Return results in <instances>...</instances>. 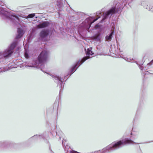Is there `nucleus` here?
Masks as SVG:
<instances>
[{
	"instance_id": "nucleus-1",
	"label": "nucleus",
	"mask_w": 153,
	"mask_h": 153,
	"mask_svg": "<svg viewBox=\"0 0 153 153\" xmlns=\"http://www.w3.org/2000/svg\"><path fill=\"white\" fill-rule=\"evenodd\" d=\"M134 143L138 144L130 139H126L124 140H120L116 142L113 143L101 150L95 151L91 153H107L119 149L125 145L126 144H133Z\"/></svg>"
},
{
	"instance_id": "nucleus-2",
	"label": "nucleus",
	"mask_w": 153,
	"mask_h": 153,
	"mask_svg": "<svg viewBox=\"0 0 153 153\" xmlns=\"http://www.w3.org/2000/svg\"><path fill=\"white\" fill-rule=\"evenodd\" d=\"M18 34L16 36L15 40L9 46L8 48L3 52H0V58L4 57H9L11 56L13 52V49L18 44L17 40L22 37L24 34L23 31L20 28H18Z\"/></svg>"
},
{
	"instance_id": "nucleus-3",
	"label": "nucleus",
	"mask_w": 153,
	"mask_h": 153,
	"mask_svg": "<svg viewBox=\"0 0 153 153\" xmlns=\"http://www.w3.org/2000/svg\"><path fill=\"white\" fill-rule=\"evenodd\" d=\"M0 13L2 14L3 18L9 20L11 22L16 24L19 21V19L18 16L13 13L5 11L4 8L0 7Z\"/></svg>"
},
{
	"instance_id": "nucleus-4",
	"label": "nucleus",
	"mask_w": 153,
	"mask_h": 153,
	"mask_svg": "<svg viewBox=\"0 0 153 153\" xmlns=\"http://www.w3.org/2000/svg\"><path fill=\"white\" fill-rule=\"evenodd\" d=\"M48 55V53L47 51H42L38 56L37 59L33 61V63H35V65H38L41 62H45L47 59Z\"/></svg>"
},
{
	"instance_id": "nucleus-5",
	"label": "nucleus",
	"mask_w": 153,
	"mask_h": 153,
	"mask_svg": "<svg viewBox=\"0 0 153 153\" xmlns=\"http://www.w3.org/2000/svg\"><path fill=\"white\" fill-rule=\"evenodd\" d=\"M116 8L115 7H112L109 10L104 13L103 18L101 22H102L105 19L108 18H110L113 14L116 13Z\"/></svg>"
},
{
	"instance_id": "nucleus-6",
	"label": "nucleus",
	"mask_w": 153,
	"mask_h": 153,
	"mask_svg": "<svg viewBox=\"0 0 153 153\" xmlns=\"http://www.w3.org/2000/svg\"><path fill=\"white\" fill-rule=\"evenodd\" d=\"M51 76L53 78V80L55 82L57 83L58 85L59 84V88H61L63 85L64 79L66 78V76H65L63 79L62 77H61L56 75L51 74Z\"/></svg>"
},
{
	"instance_id": "nucleus-7",
	"label": "nucleus",
	"mask_w": 153,
	"mask_h": 153,
	"mask_svg": "<svg viewBox=\"0 0 153 153\" xmlns=\"http://www.w3.org/2000/svg\"><path fill=\"white\" fill-rule=\"evenodd\" d=\"M44 62H41L38 65H35V63H33L32 61L31 63H29L27 64L25 66L26 67H36L37 68H40L41 69V70L44 71L43 70L44 69L45 65L44 64Z\"/></svg>"
},
{
	"instance_id": "nucleus-8",
	"label": "nucleus",
	"mask_w": 153,
	"mask_h": 153,
	"mask_svg": "<svg viewBox=\"0 0 153 153\" xmlns=\"http://www.w3.org/2000/svg\"><path fill=\"white\" fill-rule=\"evenodd\" d=\"M91 48H88L86 51V56L84 57L82 59V62L81 64L84 62L88 59L91 58L94 55V53L91 51Z\"/></svg>"
},
{
	"instance_id": "nucleus-9",
	"label": "nucleus",
	"mask_w": 153,
	"mask_h": 153,
	"mask_svg": "<svg viewBox=\"0 0 153 153\" xmlns=\"http://www.w3.org/2000/svg\"><path fill=\"white\" fill-rule=\"evenodd\" d=\"M100 17V16H98L97 18L96 19H94L92 22L91 21L90 19L89 18H88L86 19L85 21V23H87V25H88V27H87L88 29H89L91 26V24L96 21Z\"/></svg>"
},
{
	"instance_id": "nucleus-10",
	"label": "nucleus",
	"mask_w": 153,
	"mask_h": 153,
	"mask_svg": "<svg viewBox=\"0 0 153 153\" xmlns=\"http://www.w3.org/2000/svg\"><path fill=\"white\" fill-rule=\"evenodd\" d=\"M82 62V61L81 59V60L79 61L74 65L72 67V69L71 71V73H72L71 74H73L76 71L77 69V68H76V67L79 64V65L78 66V67H79V66L82 64V63L81 64Z\"/></svg>"
},
{
	"instance_id": "nucleus-11",
	"label": "nucleus",
	"mask_w": 153,
	"mask_h": 153,
	"mask_svg": "<svg viewBox=\"0 0 153 153\" xmlns=\"http://www.w3.org/2000/svg\"><path fill=\"white\" fill-rule=\"evenodd\" d=\"M82 62V61L81 59V60L79 61L74 65L72 67V69L71 71V73H72L71 74H73L76 71L77 69V68H76V67L79 64V65L78 66V67H79V66L82 64V63L81 64Z\"/></svg>"
},
{
	"instance_id": "nucleus-12",
	"label": "nucleus",
	"mask_w": 153,
	"mask_h": 153,
	"mask_svg": "<svg viewBox=\"0 0 153 153\" xmlns=\"http://www.w3.org/2000/svg\"><path fill=\"white\" fill-rule=\"evenodd\" d=\"M48 25L49 23L48 22H45L38 25L37 27L39 28H43L48 26Z\"/></svg>"
},
{
	"instance_id": "nucleus-13",
	"label": "nucleus",
	"mask_w": 153,
	"mask_h": 153,
	"mask_svg": "<svg viewBox=\"0 0 153 153\" xmlns=\"http://www.w3.org/2000/svg\"><path fill=\"white\" fill-rule=\"evenodd\" d=\"M48 34V31L42 30L40 33V36L41 38H44L46 37Z\"/></svg>"
},
{
	"instance_id": "nucleus-14",
	"label": "nucleus",
	"mask_w": 153,
	"mask_h": 153,
	"mask_svg": "<svg viewBox=\"0 0 153 153\" xmlns=\"http://www.w3.org/2000/svg\"><path fill=\"white\" fill-rule=\"evenodd\" d=\"M114 31L111 30V32L109 36H105V39L107 41H111L112 39V36L114 34Z\"/></svg>"
},
{
	"instance_id": "nucleus-15",
	"label": "nucleus",
	"mask_w": 153,
	"mask_h": 153,
	"mask_svg": "<svg viewBox=\"0 0 153 153\" xmlns=\"http://www.w3.org/2000/svg\"><path fill=\"white\" fill-rule=\"evenodd\" d=\"M100 36V33L96 34L94 36V38L96 41H100L101 39Z\"/></svg>"
},
{
	"instance_id": "nucleus-16",
	"label": "nucleus",
	"mask_w": 153,
	"mask_h": 153,
	"mask_svg": "<svg viewBox=\"0 0 153 153\" xmlns=\"http://www.w3.org/2000/svg\"><path fill=\"white\" fill-rule=\"evenodd\" d=\"M62 0H57V1L58 3V4H57V6L59 8H60L62 6V4L61 3V1Z\"/></svg>"
},
{
	"instance_id": "nucleus-17",
	"label": "nucleus",
	"mask_w": 153,
	"mask_h": 153,
	"mask_svg": "<svg viewBox=\"0 0 153 153\" xmlns=\"http://www.w3.org/2000/svg\"><path fill=\"white\" fill-rule=\"evenodd\" d=\"M24 56L27 59L29 57L28 51L26 50H25V51L24 53Z\"/></svg>"
},
{
	"instance_id": "nucleus-18",
	"label": "nucleus",
	"mask_w": 153,
	"mask_h": 153,
	"mask_svg": "<svg viewBox=\"0 0 153 153\" xmlns=\"http://www.w3.org/2000/svg\"><path fill=\"white\" fill-rule=\"evenodd\" d=\"M35 15V13H32L29 14L27 16L28 18H32Z\"/></svg>"
},
{
	"instance_id": "nucleus-19",
	"label": "nucleus",
	"mask_w": 153,
	"mask_h": 153,
	"mask_svg": "<svg viewBox=\"0 0 153 153\" xmlns=\"http://www.w3.org/2000/svg\"><path fill=\"white\" fill-rule=\"evenodd\" d=\"M37 137L39 139H40L41 137H42V135H39V136H38L37 135H35L33 137V138H36V137Z\"/></svg>"
},
{
	"instance_id": "nucleus-20",
	"label": "nucleus",
	"mask_w": 153,
	"mask_h": 153,
	"mask_svg": "<svg viewBox=\"0 0 153 153\" xmlns=\"http://www.w3.org/2000/svg\"><path fill=\"white\" fill-rule=\"evenodd\" d=\"M101 14V12L99 11L97 12L96 13V15L97 16H98L99 15H100V14Z\"/></svg>"
},
{
	"instance_id": "nucleus-21",
	"label": "nucleus",
	"mask_w": 153,
	"mask_h": 153,
	"mask_svg": "<svg viewBox=\"0 0 153 153\" xmlns=\"http://www.w3.org/2000/svg\"><path fill=\"white\" fill-rule=\"evenodd\" d=\"M65 141H66V140L64 138H63L62 141V144L63 146L65 145V143H64V142Z\"/></svg>"
},
{
	"instance_id": "nucleus-22",
	"label": "nucleus",
	"mask_w": 153,
	"mask_h": 153,
	"mask_svg": "<svg viewBox=\"0 0 153 153\" xmlns=\"http://www.w3.org/2000/svg\"><path fill=\"white\" fill-rule=\"evenodd\" d=\"M125 60L127 61H129V60H131V59H129L128 58H125Z\"/></svg>"
},
{
	"instance_id": "nucleus-23",
	"label": "nucleus",
	"mask_w": 153,
	"mask_h": 153,
	"mask_svg": "<svg viewBox=\"0 0 153 153\" xmlns=\"http://www.w3.org/2000/svg\"><path fill=\"white\" fill-rule=\"evenodd\" d=\"M60 133V134H61V135L62 134H63L62 133V132L61 131H60V133Z\"/></svg>"
},
{
	"instance_id": "nucleus-24",
	"label": "nucleus",
	"mask_w": 153,
	"mask_h": 153,
	"mask_svg": "<svg viewBox=\"0 0 153 153\" xmlns=\"http://www.w3.org/2000/svg\"><path fill=\"white\" fill-rule=\"evenodd\" d=\"M140 69H141V70H142V69H143V68H142V67H140Z\"/></svg>"
},
{
	"instance_id": "nucleus-25",
	"label": "nucleus",
	"mask_w": 153,
	"mask_h": 153,
	"mask_svg": "<svg viewBox=\"0 0 153 153\" xmlns=\"http://www.w3.org/2000/svg\"><path fill=\"white\" fill-rule=\"evenodd\" d=\"M2 70H1V68L0 69V72H2Z\"/></svg>"
},
{
	"instance_id": "nucleus-26",
	"label": "nucleus",
	"mask_w": 153,
	"mask_h": 153,
	"mask_svg": "<svg viewBox=\"0 0 153 153\" xmlns=\"http://www.w3.org/2000/svg\"><path fill=\"white\" fill-rule=\"evenodd\" d=\"M56 135H57V132H56Z\"/></svg>"
},
{
	"instance_id": "nucleus-27",
	"label": "nucleus",
	"mask_w": 153,
	"mask_h": 153,
	"mask_svg": "<svg viewBox=\"0 0 153 153\" xmlns=\"http://www.w3.org/2000/svg\"><path fill=\"white\" fill-rule=\"evenodd\" d=\"M61 90H60V92L61 91Z\"/></svg>"
},
{
	"instance_id": "nucleus-28",
	"label": "nucleus",
	"mask_w": 153,
	"mask_h": 153,
	"mask_svg": "<svg viewBox=\"0 0 153 153\" xmlns=\"http://www.w3.org/2000/svg\"><path fill=\"white\" fill-rule=\"evenodd\" d=\"M61 137L60 136L59 138H61Z\"/></svg>"
},
{
	"instance_id": "nucleus-29",
	"label": "nucleus",
	"mask_w": 153,
	"mask_h": 153,
	"mask_svg": "<svg viewBox=\"0 0 153 153\" xmlns=\"http://www.w3.org/2000/svg\"><path fill=\"white\" fill-rule=\"evenodd\" d=\"M0 4H1L0 3Z\"/></svg>"
}]
</instances>
